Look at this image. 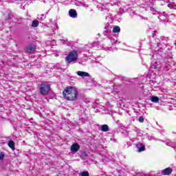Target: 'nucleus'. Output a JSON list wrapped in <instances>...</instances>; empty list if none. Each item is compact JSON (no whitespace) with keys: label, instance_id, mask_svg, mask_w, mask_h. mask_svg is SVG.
<instances>
[{"label":"nucleus","instance_id":"f257e3e1","mask_svg":"<svg viewBox=\"0 0 176 176\" xmlns=\"http://www.w3.org/2000/svg\"><path fill=\"white\" fill-rule=\"evenodd\" d=\"M63 96L67 101H76L78 98V89L72 86L65 87L63 91Z\"/></svg>","mask_w":176,"mask_h":176},{"label":"nucleus","instance_id":"f03ea898","mask_svg":"<svg viewBox=\"0 0 176 176\" xmlns=\"http://www.w3.org/2000/svg\"><path fill=\"white\" fill-rule=\"evenodd\" d=\"M39 91L42 96H47L50 93V85L46 82H42L38 85Z\"/></svg>","mask_w":176,"mask_h":176},{"label":"nucleus","instance_id":"7ed1b4c3","mask_svg":"<svg viewBox=\"0 0 176 176\" xmlns=\"http://www.w3.org/2000/svg\"><path fill=\"white\" fill-rule=\"evenodd\" d=\"M167 59H165L164 62H162L160 65H158L157 63H154L151 65V69H164V71H168L170 69V64L166 63Z\"/></svg>","mask_w":176,"mask_h":176},{"label":"nucleus","instance_id":"20e7f679","mask_svg":"<svg viewBox=\"0 0 176 176\" xmlns=\"http://www.w3.org/2000/svg\"><path fill=\"white\" fill-rule=\"evenodd\" d=\"M65 60L68 64L74 63V61H76L78 60V52L76 50L69 52L68 55L65 57Z\"/></svg>","mask_w":176,"mask_h":176},{"label":"nucleus","instance_id":"39448f33","mask_svg":"<svg viewBox=\"0 0 176 176\" xmlns=\"http://www.w3.org/2000/svg\"><path fill=\"white\" fill-rule=\"evenodd\" d=\"M167 41H168V38L162 36L160 38V43H157L158 47L160 49H166L167 47Z\"/></svg>","mask_w":176,"mask_h":176},{"label":"nucleus","instance_id":"423d86ee","mask_svg":"<svg viewBox=\"0 0 176 176\" xmlns=\"http://www.w3.org/2000/svg\"><path fill=\"white\" fill-rule=\"evenodd\" d=\"M80 114L78 124H82V123L86 122V119H87V118L86 117V113H85V109H83V107H80Z\"/></svg>","mask_w":176,"mask_h":176},{"label":"nucleus","instance_id":"0eeeda50","mask_svg":"<svg viewBox=\"0 0 176 176\" xmlns=\"http://www.w3.org/2000/svg\"><path fill=\"white\" fill-rule=\"evenodd\" d=\"M26 53H29L30 54H32L36 52V47H35V45L32 44H30L26 47Z\"/></svg>","mask_w":176,"mask_h":176},{"label":"nucleus","instance_id":"6e6552de","mask_svg":"<svg viewBox=\"0 0 176 176\" xmlns=\"http://www.w3.org/2000/svg\"><path fill=\"white\" fill-rule=\"evenodd\" d=\"M79 149H80V146H79V144L74 143L71 146V151L74 153H76Z\"/></svg>","mask_w":176,"mask_h":176},{"label":"nucleus","instance_id":"1a4fd4ad","mask_svg":"<svg viewBox=\"0 0 176 176\" xmlns=\"http://www.w3.org/2000/svg\"><path fill=\"white\" fill-rule=\"evenodd\" d=\"M137 152H144L145 151V145L142 143H138L136 144Z\"/></svg>","mask_w":176,"mask_h":176},{"label":"nucleus","instance_id":"9d476101","mask_svg":"<svg viewBox=\"0 0 176 176\" xmlns=\"http://www.w3.org/2000/svg\"><path fill=\"white\" fill-rule=\"evenodd\" d=\"M69 16L72 17V19H76L78 17V12H76V10L71 9L69 11Z\"/></svg>","mask_w":176,"mask_h":176},{"label":"nucleus","instance_id":"9b49d317","mask_svg":"<svg viewBox=\"0 0 176 176\" xmlns=\"http://www.w3.org/2000/svg\"><path fill=\"white\" fill-rule=\"evenodd\" d=\"M77 75L78 76H81V78L85 77H90V74L86 72H82V71H78L76 72Z\"/></svg>","mask_w":176,"mask_h":176},{"label":"nucleus","instance_id":"f8f14e48","mask_svg":"<svg viewBox=\"0 0 176 176\" xmlns=\"http://www.w3.org/2000/svg\"><path fill=\"white\" fill-rule=\"evenodd\" d=\"M173 173V169L170 167L165 168L162 171V175H170Z\"/></svg>","mask_w":176,"mask_h":176},{"label":"nucleus","instance_id":"ddd939ff","mask_svg":"<svg viewBox=\"0 0 176 176\" xmlns=\"http://www.w3.org/2000/svg\"><path fill=\"white\" fill-rule=\"evenodd\" d=\"M100 130L104 133H107V131H109V126L107 124H102L100 126Z\"/></svg>","mask_w":176,"mask_h":176},{"label":"nucleus","instance_id":"4468645a","mask_svg":"<svg viewBox=\"0 0 176 176\" xmlns=\"http://www.w3.org/2000/svg\"><path fill=\"white\" fill-rule=\"evenodd\" d=\"M165 144L168 145V146H171V148H176V142H166Z\"/></svg>","mask_w":176,"mask_h":176},{"label":"nucleus","instance_id":"2eb2a0df","mask_svg":"<svg viewBox=\"0 0 176 176\" xmlns=\"http://www.w3.org/2000/svg\"><path fill=\"white\" fill-rule=\"evenodd\" d=\"M111 42L112 45H113V46H116L117 45H118V43H120V42H119L118 41V38L115 39L113 38H111Z\"/></svg>","mask_w":176,"mask_h":176},{"label":"nucleus","instance_id":"dca6fc26","mask_svg":"<svg viewBox=\"0 0 176 176\" xmlns=\"http://www.w3.org/2000/svg\"><path fill=\"white\" fill-rule=\"evenodd\" d=\"M8 145L12 151H14V142H13V140H10Z\"/></svg>","mask_w":176,"mask_h":176},{"label":"nucleus","instance_id":"f3484780","mask_svg":"<svg viewBox=\"0 0 176 176\" xmlns=\"http://www.w3.org/2000/svg\"><path fill=\"white\" fill-rule=\"evenodd\" d=\"M150 100L152 102H155V103L159 101V98H157V96H151Z\"/></svg>","mask_w":176,"mask_h":176},{"label":"nucleus","instance_id":"a211bd4d","mask_svg":"<svg viewBox=\"0 0 176 176\" xmlns=\"http://www.w3.org/2000/svg\"><path fill=\"white\" fill-rule=\"evenodd\" d=\"M98 42H94L92 44H89L88 45H86V47L89 46V47H97L98 46Z\"/></svg>","mask_w":176,"mask_h":176},{"label":"nucleus","instance_id":"6ab92c4d","mask_svg":"<svg viewBox=\"0 0 176 176\" xmlns=\"http://www.w3.org/2000/svg\"><path fill=\"white\" fill-rule=\"evenodd\" d=\"M38 25H39V22L38 21L34 20L32 21V26L34 28H36V27H38Z\"/></svg>","mask_w":176,"mask_h":176},{"label":"nucleus","instance_id":"aec40b11","mask_svg":"<svg viewBox=\"0 0 176 176\" xmlns=\"http://www.w3.org/2000/svg\"><path fill=\"white\" fill-rule=\"evenodd\" d=\"M113 32H114L115 34L116 32H120V27L119 26H114L113 28Z\"/></svg>","mask_w":176,"mask_h":176},{"label":"nucleus","instance_id":"412c9836","mask_svg":"<svg viewBox=\"0 0 176 176\" xmlns=\"http://www.w3.org/2000/svg\"><path fill=\"white\" fill-rule=\"evenodd\" d=\"M38 20H41V21H43L45 19H46V15H44L43 14L38 15Z\"/></svg>","mask_w":176,"mask_h":176},{"label":"nucleus","instance_id":"4be33fe9","mask_svg":"<svg viewBox=\"0 0 176 176\" xmlns=\"http://www.w3.org/2000/svg\"><path fill=\"white\" fill-rule=\"evenodd\" d=\"M80 176H90L88 171H82L80 173Z\"/></svg>","mask_w":176,"mask_h":176},{"label":"nucleus","instance_id":"5701e85b","mask_svg":"<svg viewBox=\"0 0 176 176\" xmlns=\"http://www.w3.org/2000/svg\"><path fill=\"white\" fill-rule=\"evenodd\" d=\"M158 19H159V20H162V21H166V19H167V18H165L164 16L160 14L158 16Z\"/></svg>","mask_w":176,"mask_h":176},{"label":"nucleus","instance_id":"b1692460","mask_svg":"<svg viewBox=\"0 0 176 176\" xmlns=\"http://www.w3.org/2000/svg\"><path fill=\"white\" fill-rule=\"evenodd\" d=\"M168 8H170V9H173V10H176V6H173L171 3L168 4Z\"/></svg>","mask_w":176,"mask_h":176},{"label":"nucleus","instance_id":"393cba45","mask_svg":"<svg viewBox=\"0 0 176 176\" xmlns=\"http://www.w3.org/2000/svg\"><path fill=\"white\" fill-rule=\"evenodd\" d=\"M138 121L140 122V123H144V117L140 116L138 119Z\"/></svg>","mask_w":176,"mask_h":176},{"label":"nucleus","instance_id":"a878e982","mask_svg":"<svg viewBox=\"0 0 176 176\" xmlns=\"http://www.w3.org/2000/svg\"><path fill=\"white\" fill-rule=\"evenodd\" d=\"M5 159V154L1 153H0V160H3Z\"/></svg>","mask_w":176,"mask_h":176},{"label":"nucleus","instance_id":"bb28decb","mask_svg":"<svg viewBox=\"0 0 176 176\" xmlns=\"http://www.w3.org/2000/svg\"><path fill=\"white\" fill-rule=\"evenodd\" d=\"M161 15L164 16L166 19H168V14H167L166 12H163L161 14Z\"/></svg>","mask_w":176,"mask_h":176},{"label":"nucleus","instance_id":"cd10ccee","mask_svg":"<svg viewBox=\"0 0 176 176\" xmlns=\"http://www.w3.org/2000/svg\"><path fill=\"white\" fill-rule=\"evenodd\" d=\"M80 6H83V8H89V5L86 4V3H80Z\"/></svg>","mask_w":176,"mask_h":176},{"label":"nucleus","instance_id":"c85d7f7f","mask_svg":"<svg viewBox=\"0 0 176 176\" xmlns=\"http://www.w3.org/2000/svg\"><path fill=\"white\" fill-rule=\"evenodd\" d=\"M150 10L151 12H155V10H156V8L155 7H151Z\"/></svg>","mask_w":176,"mask_h":176},{"label":"nucleus","instance_id":"c756f323","mask_svg":"<svg viewBox=\"0 0 176 176\" xmlns=\"http://www.w3.org/2000/svg\"><path fill=\"white\" fill-rule=\"evenodd\" d=\"M51 45H52L53 46H54V45H56V41H52L51 42Z\"/></svg>","mask_w":176,"mask_h":176},{"label":"nucleus","instance_id":"7c9ffc66","mask_svg":"<svg viewBox=\"0 0 176 176\" xmlns=\"http://www.w3.org/2000/svg\"><path fill=\"white\" fill-rule=\"evenodd\" d=\"M108 34H109V31H104V35H108Z\"/></svg>","mask_w":176,"mask_h":176},{"label":"nucleus","instance_id":"2f4dec72","mask_svg":"<svg viewBox=\"0 0 176 176\" xmlns=\"http://www.w3.org/2000/svg\"><path fill=\"white\" fill-rule=\"evenodd\" d=\"M153 14H157V10H155L154 12H153Z\"/></svg>","mask_w":176,"mask_h":176},{"label":"nucleus","instance_id":"473e14b6","mask_svg":"<svg viewBox=\"0 0 176 176\" xmlns=\"http://www.w3.org/2000/svg\"><path fill=\"white\" fill-rule=\"evenodd\" d=\"M140 175L143 176V175H144V173H138V174L136 175V176H140Z\"/></svg>","mask_w":176,"mask_h":176},{"label":"nucleus","instance_id":"72a5a7b5","mask_svg":"<svg viewBox=\"0 0 176 176\" xmlns=\"http://www.w3.org/2000/svg\"><path fill=\"white\" fill-rule=\"evenodd\" d=\"M98 35L100 36V33H98Z\"/></svg>","mask_w":176,"mask_h":176}]
</instances>
